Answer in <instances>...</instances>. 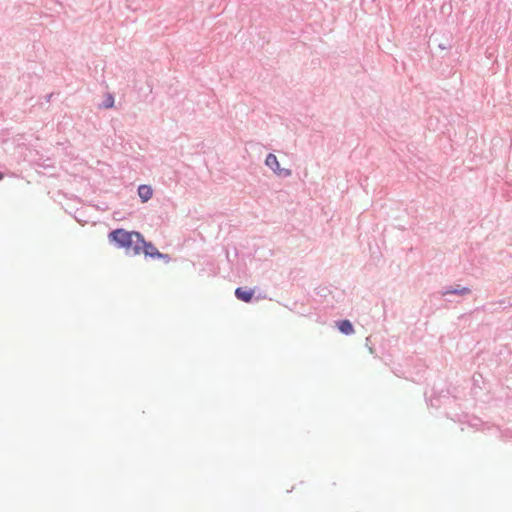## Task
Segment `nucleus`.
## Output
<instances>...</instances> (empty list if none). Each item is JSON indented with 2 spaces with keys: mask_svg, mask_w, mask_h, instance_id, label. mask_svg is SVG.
<instances>
[{
  "mask_svg": "<svg viewBox=\"0 0 512 512\" xmlns=\"http://www.w3.org/2000/svg\"><path fill=\"white\" fill-rule=\"evenodd\" d=\"M109 241L117 248H123L126 253L134 256V245L142 241V234L138 231H127L122 228L112 230L108 234Z\"/></svg>",
  "mask_w": 512,
  "mask_h": 512,
  "instance_id": "nucleus-1",
  "label": "nucleus"
},
{
  "mask_svg": "<svg viewBox=\"0 0 512 512\" xmlns=\"http://www.w3.org/2000/svg\"><path fill=\"white\" fill-rule=\"evenodd\" d=\"M141 251L144 253L145 257H150L152 259H155L157 256H159V250L156 248V246L152 242L146 241L143 235L142 241H139L138 245H134V255L140 254Z\"/></svg>",
  "mask_w": 512,
  "mask_h": 512,
  "instance_id": "nucleus-2",
  "label": "nucleus"
},
{
  "mask_svg": "<svg viewBox=\"0 0 512 512\" xmlns=\"http://www.w3.org/2000/svg\"><path fill=\"white\" fill-rule=\"evenodd\" d=\"M235 297L240 301L249 303L252 301L254 297V290L244 287H238L235 289Z\"/></svg>",
  "mask_w": 512,
  "mask_h": 512,
  "instance_id": "nucleus-3",
  "label": "nucleus"
},
{
  "mask_svg": "<svg viewBox=\"0 0 512 512\" xmlns=\"http://www.w3.org/2000/svg\"><path fill=\"white\" fill-rule=\"evenodd\" d=\"M137 192L142 203H146L147 201H149L153 195V190L151 186L145 184L139 185Z\"/></svg>",
  "mask_w": 512,
  "mask_h": 512,
  "instance_id": "nucleus-4",
  "label": "nucleus"
},
{
  "mask_svg": "<svg viewBox=\"0 0 512 512\" xmlns=\"http://www.w3.org/2000/svg\"><path fill=\"white\" fill-rule=\"evenodd\" d=\"M471 293V289L468 288V287H460L459 285L455 288H452V287H445L441 294L443 296L445 295H450V294H454V295H460V296H463V295H468Z\"/></svg>",
  "mask_w": 512,
  "mask_h": 512,
  "instance_id": "nucleus-5",
  "label": "nucleus"
},
{
  "mask_svg": "<svg viewBox=\"0 0 512 512\" xmlns=\"http://www.w3.org/2000/svg\"><path fill=\"white\" fill-rule=\"evenodd\" d=\"M338 330L344 335H351L354 333V326L348 319H342L336 322Z\"/></svg>",
  "mask_w": 512,
  "mask_h": 512,
  "instance_id": "nucleus-6",
  "label": "nucleus"
},
{
  "mask_svg": "<svg viewBox=\"0 0 512 512\" xmlns=\"http://www.w3.org/2000/svg\"><path fill=\"white\" fill-rule=\"evenodd\" d=\"M265 165L269 167L273 172L277 171L280 166L277 157L273 153H269L266 156Z\"/></svg>",
  "mask_w": 512,
  "mask_h": 512,
  "instance_id": "nucleus-7",
  "label": "nucleus"
},
{
  "mask_svg": "<svg viewBox=\"0 0 512 512\" xmlns=\"http://www.w3.org/2000/svg\"><path fill=\"white\" fill-rule=\"evenodd\" d=\"M113 106H114V97H113L112 94L108 93L106 95L104 101L100 105V107L105 108V109H109V108H112Z\"/></svg>",
  "mask_w": 512,
  "mask_h": 512,
  "instance_id": "nucleus-8",
  "label": "nucleus"
},
{
  "mask_svg": "<svg viewBox=\"0 0 512 512\" xmlns=\"http://www.w3.org/2000/svg\"><path fill=\"white\" fill-rule=\"evenodd\" d=\"M274 173L282 178H287V177L291 176V174H292L290 169L281 168L280 166H279L278 170L275 171Z\"/></svg>",
  "mask_w": 512,
  "mask_h": 512,
  "instance_id": "nucleus-9",
  "label": "nucleus"
},
{
  "mask_svg": "<svg viewBox=\"0 0 512 512\" xmlns=\"http://www.w3.org/2000/svg\"><path fill=\"white\" fill-rule=\"evenodd\" d=\"M438 48L441 50H449L452 48L451 40L446 39L444 42L438 43Z\"/></svg>",
  "mask_w": 512,
  "mask_h": 512,
  "instance_id": "nucleus-10",
  "label": "nucleus"
},
{
  "mask_svg": "<svg viewBox=\"0 0 512 512\" xmlns=\"http://www.w3.org/2000/svg\"><path fill=\"white\" fill-rule=\"evenodd\" d=\"M158 255L155 259H161L163 260L165 263H169L170 260H171V257L169 254H165V253H162V252H158Z\"/></svg>",
  "mask_w": 512,
  "mask_h": 512,
  "instance_id": "nucleus-11",
  "label": "nucleus"
},
{
  "mask_svg": "<svg viewBox=\"0 0 512 512\" xmlns=\"http://www.w3.org/2000/svg\"><path fill=\"white\" fill-rule=\"evenodd\" d=\"M3 177H4V176H3V173H1V172H0V180H2V179H3Z\"/></svg>",
  "mask_w": 512,
  "mask_h": 512,
  "instance_id": "nucleus-12",
  "label": "nucleus"
},
{
  "mask_svg": "<svg viewBox=\"0 0 512 512\" xmlns=\"http://www.w3.org/2000/svg\"><path fill=\"white\" fill-rule=\"evenodd\" d=\"M51 96H52V94H49V95L47 96V100H50Z\"/></svg>",
  "mask_w": 512,
  "mask_h": 512,
  "instance_id": "nucleus-13",
  "label": "nucleus"
}]
</instances>
